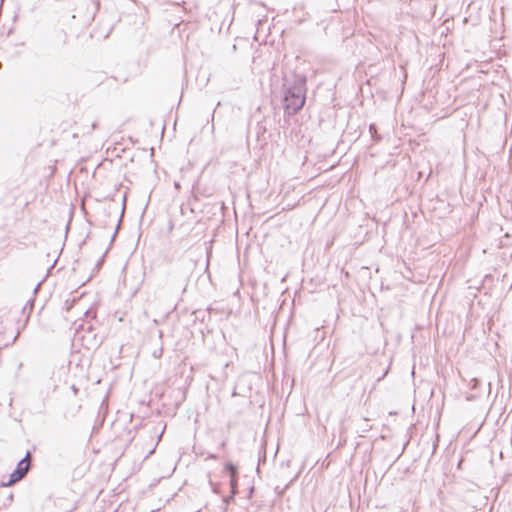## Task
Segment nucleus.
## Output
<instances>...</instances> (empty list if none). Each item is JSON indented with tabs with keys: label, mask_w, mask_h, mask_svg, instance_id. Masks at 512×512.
<instances>
[{
	"label": "nucleus",
	"mask_w": 512,
	"mask_h": 512,
	"mask_svg": "<svg viewBox=\"0 0 512 512\" xmlns=\"http://www.w3.org/2000/svg\"><path fill=\"white\" fill-rule=\"evenodd\" d=\"M211 119H214V111L212 112Z\"/></svg>",
	"instance_id": "nucleus-11"
},
{
	"label": "nucleus",
	"mask_w": 512,
	"mask_h": 512,
	"mask_svg": "<svg viewBox=\"0 0 512 512\" xmlns=\"http://www.w3.org/2000/svg\"><path fill=\"white\" fill-rule=\"evenodd\" d=\"M283 106L289 115L296 114L306 101V77L294 72L285 73L282 78Z\"/></svg>",
	"instance_id": "nucleus-1"
},
{
	"label": "nucleus",
	"mask_w": 512,
	"mask_h": 512,
	"mask_svg": "<svg viewBox=\"0 0 512 512\" xmlns=\"http://www.w3.org/2000/svg\"><path fill=\"white\" fill-rule=\"evenodd\" d=\"M225 470L230 473L231 495L225 497L224 502L229 503V501L233 500L237 491V467L229 462L225 465Z\"/></svg>",
	"instance_id": "nucleus-3"
},
{
	"label": "nucleus",
	"mask_w": 512,
	"mask_h": 512,
	"mask_svg": "<svg viewBox=\"0 0 512 512\" xmlns=\"http://www.w3.org/2000/svg\"><path fill=\"white\" fill-rule=\"evenodd\" d=\"M40 284H41V283L37 284L36 288L34 289V291H35V292H36V291L38 290V288L40 287Z\"/></svg>",
	"instance_id": "nucleus-9"
},
{
	"label": "nucleus",
	"mask_w": 512,
	"mask_h": 512,
	"mask_svg": "<svg viewBox=\"0 0 512 512\" xmlns=\"http://www.w3.org/2000/svg\"><path fill=\"white\" fill-rule=\"evenodd\" d=\"M208 458L216 459V456H215L214 454H210V455L208 456Z\"/></svg>",
	"instance_id": "nucleus-7"
},
{
	"label": "nucleus",
	"mask_w": 512,
	"mask_h": 512,
	"mask_svg": "<svg viewBox=\"0 0 512 512\" xmlns=\"http://www.w3.org/2000/svg\"><path fill=\"white\" fill-rule=\"evenodd\" d=\"M2 67V63L0 62V68Z\"/></svg>",
	"instance_id": "nucleus-12"
},
{
	"label": "nucleus",
	"mask_w": 512,
	"mask_h": 512,
	"mask_svg": "<svg viewBox=\"0 0 512 512\" xmlns=\"http://www.w3.org/2000/svg\"><path fill=\"white\" fill-rule=\"evenodd\" d=\"M31 467V460H30V452L28 451L24 458H22L15 468V470L10 474V478L8 482H2L1 487H8L16 482L20 481L24 476L28 473L29 469Z\"/></svg>",
	"instance_id": "nucleus-2"
},
{
	"label": "nucleus",
	"mask_w": 512,
	"mask_h": 512,
	"mask_svg": "<svg viewBox=\"0 0 512 512\" xmlns=\"http://www.w3.org/2000/svg\"><path fill=\"white\" fill-rule=\"evenodd\" d=\"M13 501V493H9L7 496V502L4 503V505L10 504Z\"/></svg>",
	"instance_id": "nucleus-6"
},
{
	"label": "nucleus",
	"mask_w": 512,
	"mask_h": 512,
	"mask_svg": "<svg viewBox=\"0 0 512 512\" xmlns=\"http://www.w3.org/2000/svg\"><path fill=\"white\" fill-rule=\"evenodd\" d=\"M473 381H474V385H473V387H476V385H477V379H474Z\"/></svg>",
	"instance_id": "nucleus-10"
},
{
	"label": "nucleus",
	"mask_w": 512,
	"mask_h": 512,
	"mask_svg": "<svg viewBox=\"0 0 512 512\" xmlns=\"http://www.w3.org/2000/svg\"><path fill=\"white\" fill-rule=\"evenodd\" d=\"M372 426L368 423V419H364L362 425L357 429L360 437H365V433L370 431Z\"/></svg>",
	"instance_id": "nucleus-4"
},
{
	"label": "nucleus",
	"mask_w": 512,
	"mask_h": 512,
	"mask_svg": "<svg viewBox=\"0 0 512 512\" xmlns=\"http://www.w3.org/2000/svg\"><path fill=\"white\" fill-rule=\"evenodd\" d=\"M369 133L375 142L381 141L382 137L380 134L377 133V128L375 124L369 125Z\"/></svg>",
	"instance_id": "nucleus-5"
},
{
	"label": "nucleus",
	"mask_w": 512,
	"mask_h": 512,
	"mask_svg": "<svg viewBox=\"0 0 512 512\" xmlns=\"http://www.w3.org/2000/svg\"><path fill=\"white\" fill-rule=\"evenodd\" d=\"M116 234H117V229L115 230L113 236H112V240L116 237Z\"/></svg>",
	"instance_id": "nucleus-8"
}]
</instances>
